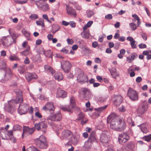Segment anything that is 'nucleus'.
<instances>
[{
    "instance_id": "nucleus-1",
    "label": "nucleus",
    "mask_w": 151,
    "mask_h": 151,
    "mask_svg": "<svg viewBox=\"0 0 151 151\" xmlns=\"http://www.w3.org/2000/svg\"><path fill=\"white\" fill-rule=\"evenodd\" d=\"M115 114H112L107 117V123H110L111 128L117 131L118 118L115 116Z\"/></svg>"
},
{
    "instance_id": "nucleus-2",
    "label": "nucleus",
    "mask_w": 151,
    "mask_h": 151,
    "mask_svg": "<svg viewBox=\"0 0 151 151\" xmlns=\"http://www.w3.org/2000/svg\"><path fill=\"white\" fill-rule=\"evenodd\" d=\"M34 141L37 147L40 148L45 149L47 147L46 139L44 135H41L39 137L35 139Z\"/></svg>"
},
{
    "instance_id": "nucleus-3",
    "label": "nucleus",
    "mask_w": 151,
    "mask_h": 151,
    "mask_svg": "<svg viewBox=\"0 0 151 151\" xmlns=\"http://www.w3.org/2000/svg\"><path fill=\"white\" fill-rule=\"evenodd\" d=\"M79 94L81 99L86 100L90 99L92 96L90 90L87 88H81Z\"/></svg>"
},
{
    "instance_id": "nucleus-4",
    "label": "nucleus",
    "mask_w": 151,
    "mask_h": 151,
    "mask_svg": "<svg viewBox=\"0 0 151 151\" xmlns=\"http://www.w3.org/2000/svg\"><path fill=\"white\" fill-rule=\"evenodd\" d=\"M75 99L73 96H71L70 99V104L69 105L61 106L60 109L64 111L71 112L72 109L75 106Z\"/></svg>"
},
{
    "instance_id": "nucleus-5",
    "label": "nucleus",
    "mask_w": 151,
    "mask_h": 151,
    "mask_svg": "<svg viewBox=\"0 0 151 151\" xmlns=\"http://www.w3.org/2000/svg\"><path fill=\"white\" fill-rule=\"evenodd\" d=\"M1 40V44L4 47L9 46L14 42V40L12 37L9 36L2 37Z\"/></svg>"
},
{
    "instance_id": "nucleus-6",
    "label": "nucleus",
    "mask_w": 151,
    "mask_h": 151,
    "mask_svg": "<svg viewBox=\"0 0 151 151\" xmlns=\"http://www.w3.org/2000/svg\"><path fill=\"white\" fill-rule=\"evenodd\" d=\"M35 127L37 130H42V132L45 133L46 129L47 127L46 123L44 122H40L38 123H35Z\"/></svg>"
},
{
    "instance_id": "nucleus-7",
    "label": "nucleus",
    "mask_w": 151,
    "mask_h": 151,
    "mask_svg": "<svg viewBox=\"0 0 151 151\" xmlns=\"http://www.w3.org/2000/svg\"><path fill=\"white\" fill-rule=\"evenodd\" d=\"M128 95L132 101H137L138 99L137 92L130 88H129L128 90Z\"/></svg>"
},
{
    "instance_id": "nucleus-8",
    "label": "nucleus",
    "mask_w": 151,
    "mask_h": 151,
    "mask_svg": "<svg viewBox=\"0 0 151 151\" xmlns=\"http://www.w3.org/2000/svg\"><path fill=\"white\" fill-rule=\"evenodd\" d=\"M72 136L73 134L70 131L65 130L62 132L60 138L62 139H65L71 141Z\"/></svg>"
},
{
    "instance_id": "nucleus-9",
    "label": "nucleus",
    "mask_w": 151,
    "mask_h": 151,
    "mask_svg": "<svg viewBox=\"0 0 151 151\" xmlns=\"http://www.w3.org/2000/svg\"><path fill=\"white\" fill-rule=\"evenodd\" d=\"M79 73L77 76V80L78 82L84 83L88 81L87 76L84 75V72L80 69L78 70Z\"/></svg>"
},
{
    "instance_id": "nucleus-10",
    "label": "nucleus",
    "mask_w": 151,
    "mask_h": 151,
    "mask_svg": "<svg viewBox=\"0 0 151 151\" xmlns=\"http://www.w3.org/2000/svg\"><path fill=\"white\" fill-rule=\"evenodd\" d=\"M16 102L14 100L8 101L7 104H6L4 108L5 110L9 113H12L13 107L14 106Z\"/></svg>"
},
{
    "instance_id": "nucleus-11",
    "label": "nucleus",
    "mask_w": 151,
    "mask_h": 151,
    "mask_svg": "<svg viewBox=\"0 0 151 151\" xmlns=\"http://www.w3.org/2000/svg\"><path fill=\"white\" fill-rule=\"evenodd\" d=\"M62 116L60 112H58L53 115H50L47 118V119L54 121H59L61 120Z\"/></svg>"
},
{
    "instance_id": "nucleus-12",
    "label": "nucleus",
    "mask_w": 151,
    "mask_h": 151,
    "mask_svg": "<svg viewBox=\"0 0 151 151\" xmlns=\"http://www.w3.org/2000/svg\"><path fill=\"white\" fill-rule=\"evenodd\" d=\"M147 106L146 104L144 103L141 106H138L136 110V113L139 116L144 114L147 111Z\"/></svg>"
},
{
    "instance_id": "nucleus-13",
    "label": "nucleus",
    "mask_w": 151,
    "mask_h": 151,
    "mask_svg": "<svg viewBox=\"0 0 151 151\" xmlns=\"http://www.w3.org/2000/svg\"><path fill=\"white\" fill-rule=\"evenodd\" d=\"M29 108V106L27 104H21L19 105L18 112L21 115L25 114L27 112Z\"/></svg>"
},
{
    "instance_id": "nucleus-14",
    "label": "nucleus",
    "mask_w": 151,
    "mask_h": 151,
    "mask_svg": "<svg viewBox=\"0 0 151 151\" xmlns=\"http://www.w3.org/2000/svg\"><path fill=\"white\" fill-rule=\"evenodd\" d=\"M14 92L16 93L17 95L15 100H14L16 102V103L22 102L23 99L22 97V91L19 89H16L14 90Z\"/></svg>"
},
{
    "instance_id": "nucleus-15",
    "label": "nucleus",
    "mask_w": 151,
    "mask_h": 151,
    "mask_svg": "<svg viewBox=\"0 0 151 151\" xmlns=\"http://www.w3.org/2000/svg\"><path fill=\"white\" fill-rule=\"evenodd\" d=\"M118 124L117 131H122L126 128V124L123 119L118 118Z\"/></svg>"
},
{
    "instance_id": "nucleus-16",
    "label": "nucleus",
    "mask_w": 151,
    "mask_h": 151,
    "mask_svg": "<svg viewBox=\"0 0 151 151\" xmlns=\"http://www.w3.org/2000/svg\"><path fill=\"white\" fill-rule=\"evenodd\" d=\"M129 139V136L125 133H122L119 136L118 140L120 143L122 144L126 142Z\"/></svg>"
},
{
    "instance_id": "nucleus-17",
    "label": "nucleus",
    "mask_w": 151,
    "mask_h": 151,
    "mask_svg": "<svg viewBox=\"0 0 151 151\" xmlns=\"http://www.w3.org/2000/svg\"><path fill=\"white\" fill-rule=\"evenodd\" d=\"M35 130L34 128H29L28 127L24 126L22 136L23 137L24 135L27 136L31 134L34 132Z\"/></svg>"
},
{
    "instance_id": "nucleus-18",
    "label": "nucleus",
    "mask_w": 151,
    "mask_h": 151,
    "mask_svg": "<svg viewBox=\"0 0 151 151\" xmlns=\"http://www.w3.org/2000/svg\"><path fill=\"white\" fill-rule=\"evenodd\" d=\"M66 10L68 14L76 17L77 15V13L75 10L71 6L68 5H66Z\"/></svg>"
},
{
    "instance_id": "nucleus-19",
    "label": "nucleus",
    "mask_w": 151,
    "mask_h": 151,
    "mask_svg": "<svg viewBox=\"0 0 151 151\" xmlns=\"http://www.w3.org/2000/svg\"><path fill=\"white\" fill-rule=\"evenodd\" d=\"M67 94V92L61 88H57L56 93V97L64 98L66 96Z\"/></svg>"
},
{
    "instance_id": "nucleus-20",
    "label": "nucleus",
    "mask_w": 151,
    "mask_h": 151,
    "mask_svg": "<svg viewBox=\"0 0 151 151\" xmlns=\"http://www.w3.org/2000/svg\"><path fill=\"white\" fill-rule=\"evenodd\" d=\"M61 67L65 72H68L70 69L71 65L68 61H63L61 63Z\"/></svg>"
},
{
    "instance_id": "nucleus-21",
    "label": "nucleus",
    "mask_w": 151,
    "mask_h": 151,
    "mask_svg": "<svg viewBox=\"0 0 151 151\" xmlns=\"http://www.w3.org/2000/svg\"><path fill=\"white\" fill-rule=\"evenodd\" d=\"M42 109L45 111L49 110L50 111H52V113L54 112L55 107L52 103L48 102L42 107Z\"/></svg>"
},
{
    "instance_id": "nucleus-22",
    "label": "nucleus",
    "mask_w": 151,
    "mask_h": 151,
    "mask_svg": "<svg viewBox=\"0 0 151 151\" xmlns=\"http://www.w3.org/2000/svg\"><path fill=\"white\" fill-rule=\"evenodd\" d=\"M122 101V98L120 95H116L113 98V103L116 106H119Z\"/></svg>"
},
{
    "instance_id": "nucleus-23",
    "label": "nucleus",
    "mask_w": 151,
    "mask_h": 151,
    "mask_svg": "<svg viewBox=\"0 0 151 151\" xmlns=\"http://www.w3.org/2000/svg\"><path fill=\"white\" fill-rule=\"evenodd\" d=\"M25 77L28 82H29L33 79H36L37 78V75L35 73H27Z\"/></svg>"
},
{
    "instance_id": "nucleus-24",
    "label": "nucleus",
    "mask_w": 151,
    "mask_h": 151,
    "mask_svg": "<svg viewBox=\"0 0 151 151\" xmlns=\"http://www.w3.org/2000/svg\"><path fill=\"white\" fill-rule=\"evenodd\" d=\"M100 140L101 142L104 143V145L106 147L108 142L109 138L106 134L102 133L101 136Z\"/></svg>"
},
{
    "instance_id": "nucleus-25",
    "label": "nucleus",
    "mask_w": 151,
    "mask_h": 151,
    "mask_svg": "<svg viewBox=\"0 0 151 151\" xmlns=\"http://www.w3.org/2000/svg\"><path fill=\"white\" fill-rule=\"evenodd\" d=\"M97 142V141L95 136V133L94 132H92L88 138V143L91 144L93 143H96Z\"/></svg>"
},
{
    "instance_id": "nucleus-26",
    "label": "nucleus",
    "mask_w": 151,
    "mask_h": 151,
    "mask_svg": "<svg viewBox=\"0 0 151 151\" xmlns=\"http://www.w3.org/2000/svg\"><path fill=\"white\" fill-rule=\"evenodd\" d=\"M13 74L11 69L9 68H6L5 70V77L6 79L10 78L12 76Z\"/></svg>"
},
{
    "instance_id": "nucleus-27",
    "label": "nucleus",
    "mask_w": 151,
    "mask_h": 151,
    "mask_svg": "<svg viewBox=\"0 0 151 151\" xmlns=\"http://www.w3.org/2000/svg\"><path fill=\"white\" fill-rule=\"evenodd\" d=\"M109 71L111 73V75L114 78H116L118 76V74L117 72V70L115 68H112L111 69H109Z\"/></svg>"
},
{
    "instance_id": "nucleus-28",
    "label": "nucleus",
    "mask_w": 151,
    "mask_h": 151,
    "mask_svg": "<svg viewBox=\"0 0 151 151\" xmlns=\"http://www.w3.org/2000/svg\"><path fill=\"white\" fill-rule=\"evenodd\" d=\"M26 70V67L23 65H20L18 67V70L21 74L24 73Z\"/></svg>"
},
{
    "instance_id": "nucleus-29",
    "label": "nucleus",
    "mask_w": 151,
    "mask_h": 151,
    "mask_svg": "<svg viewBox=\"0 0 151 151\" xmlns=\"http://www.w3.org/2000/svg\"><path fill=\"white\" fill-rule=\"evenodd\" d=\"M44 67L45 71L50 72L52 74L54 73L55 70H53L51 66L48 65H44Z\"/></svg>"
},
{
    "instance_id": "nucleus-30",
    "label": "nucleus",
    "mask_w": 151,
    "mask_h": 151,
    "mask_svg": "<svg viewBox=\"0 0 151 151\" xmlns=\"http://www.w3.org/2000/svg\"><path fill=\"white\" fill-rule=\"evenodd\" d=\"M30 48L29 46H27V48L24 51L21 52L20 53L22 56H27L30 53V52L29 51Z\"/></svg>"
},
{
    "instance_id": "nucleus-31",
    "label": "nucleus",
    "mask_w": 151,
    "mask_h": 151,
    "mask_svg": "<svg viewBox=\"0 0 151 151\" xmlns=\"http://www.w3.org/2000/svg\"><path fill=\"white\" fill-rule=\"evenodd\" d=\"M54 77L56 80L58 81H60L63 78L62 74L61 73H57L54 76Z\"/></svg>"
},
{
    "instance_id": "nucleus-32",
    "label": "nucleus",
    "mask_w": 151,
    "mask_h": 151,
    "mask_svg": "<svg viewBox=\"0 0 151 151\" xmlns=\"http://www.w3.org/2000/svg\"><path fill=\"white\" fill-rule=\"evenodd\" d=\"M36 23L37 25L41 26L42 27H45L44 21L42 19H39L38 20L36 21Z\"/></svg>"
},
{
    "instance_id": "nucleus-33",
    "label": "nucleus",
    "mask_w": 151,
    "mask_h": 151,
    "mask_svg": "<svg viewBox=\"0 0 151 151\" xmlns=\"http://www.w3.org/2000/svg\"><path fill=\"white\" fill-rule=\"evenodd\" d=\"M107 106V105H106L104 106L98 108H95L94 109L95 111L99 112H101L104 110H105Z\"/></svg>"
},
{
    "instance_id": "nucleus-34",
    "label": "nucleus",
    "mask_w": 151,
    "mask_h": 151,
    "mask_svg": "<svg viewBox=\"0 0 151 151\" xmlns=\"http://www.w3.org/2000/svg\"><path fill=\"white\" fill-rule=\"evenodd\" d=\"M150 53H151V51H145L143 52V54L144 55L147 56V60H149L151 58V55L149 54Z\"/></svg>"
},
{
    "instance_id": "nucleus-35",
    "label": "nucleus",
    "mask_w": 151,
    "mask_h": 151,
    "mask_svg": "<svg viewBox=\"0 0 151 151\" xmlns=\"http://www.w3.org/2000/svg\"><path fill=\"white\" fill-rule=\"evenodd\" d=\"M40 8L44 12H45L49 10V5L47 4H44Z\"/></svg>"
},
{
    "instance_id": "nucleus-36",
    "label": "nucleus",
    "mask_w": 151,
    "mask_h": 151,
    "mask_svg": "<svg viewBox=\"0 0 151 151\" xmlns=\"http://www.w3.org/2000/svg\"><path fill=\"white\" fill-rule=\"evenodd\" d=\"M127 121L128 124L131 125L132 126H133L135 125L134 122L132 121V118L130 117L127 118Z\"/></svg>"
},
{
    "instance_id": "nucleus-37",
    "label": "nucleus",
    "mask_w": 151,
    "mask_h": 151,
    "mask_svg": "<svg viewBox=\"0 0 151 151\" xmlns=\"http://www.w3.org/2000/svg\"><path fill=\"white\" fill-rule=\"evenodd\" d=\"M129 25L130 27L132 30H134L137 28V26L136 24L133 23H130L129 24Z\"/></svg>"
},
{
    "instance_id": "nucleus-38",
    "label": "nucleus",
    "mask_w": 151,
    "mask_h": 151,
    "mask_svg": "<svg viewBox=\"0 0 151 151\" xmlns=\"http://www.w3.org/2000/svg\"><path fill=\"white\" fill-rule=\"evenodd\" d=\"M22 34L26 37H29L30 35V33L29 32L25 30L24 29H23L22 30Z\"/></svg>"
},
{
    "instance_id": "nucleus-39",
    "label": "nucleus",
    "mask_w": 151,
    "mask_h": 151,
    "mask_svg": "<svg viewBox=\"0 0 151 151\" xmlns=\"http://www.w3.org/2000/svg\"><path fill=\"white\" fill-rule=\"evenodd\" d=\"M45 55L47 57L50 58L52 56V52L50 50H48L44 52Z\"/></svg>"
},
{
    "instance_id": "nucleus-40",
    "label": "nucleus",
    "mask_w": 151,
    "mask_h": 151,
    "mask_svg": "<svg viewBox=\"0 0 151 151\" xmlns=\"http://www.w3.org/2000/svg\"><path fill=\"white\" fill-rule=\"evenodd\" d=\"M143 139L147 142H149L151 140V134L145 136L143 137Z\"/></svg>"
},
{
    "instance_id": "nucleus-41",
    "label": "nucleus",
    "mask_w": 151,
    "mask_h": 151,
    "mask_svg": "<svg viewBox=\"0 0 151 151\" xmlns=\"http://www.w3.org/2000/svg\"><path fill=\"white\" fill-rule=\"evenodd\" d=\"M52 30H55L57 31L60 30V27L59 25L56 24L53 26L52 27Z\"/></svg>"
},
{
    "instance_id": "nucleus-42",
    "label": "nucleus",
    "mask_w": 151,
    "mask_h": 151,
    "mask_svg": "<svg viewBox=\"0 0 151 151\" xmlns=\"http://www.w3.org/2000/svg\"><path fill=\"white\" fill-rule=\"evenodd\" d=\"M22 127L19 125H15L13 127V131L19 130L21 129Z\"/></svg>"
},
{
    "instance_id": "nucleus-43",
    "label": "nucleus",
    "mask_w": 151,
    "mask_h": 151,
    "mask_svg": "<svg viewBox=\"0 0 151 151\" xmlns=\"http://www.w3.org/2000/svg\"><path fill=\"white\" fill-rule=\"evenodd\" d=\"M38 17V15L35 14H31L29 17V18L32 19H37Z\"/></svg>"
},
{
    "instance_id": "nucleus-44",
    "label": "nucleus",
    "mask_w": 151,
    "mask_h": 151,
    "mask_svg": "<svg viewBox=\"0 0 151 151\" xmlns=\"http://www.w3.org/2000/svg\"><path fill=\"white\" fill-rule=\"evenodd\" d=\"M141 129L143 133H147L148 132L147 129L144 125H142L141 127Z\"/></svg>"
},
{
    "instance_id": "nucleus-45",
    "label": "nucleus",
    "mask_w": 151,
    "mask_h": 151,
    "mask_svg": "<svg viewBox=\"0 0 151 151\" xmlns=\"http://www.w3.org/2000/svg\"><path fill=\"white\" fill-rule=\"evenodd\" d=\"M42 18L50 23H51V22L49 19L47 15V14H44L42 16Z\"/></svg>"
},
{
    "instance_id": "nucleus-46",
    "label": "nucleus",
    "mask_w": 151,
    "mask_h": 151,
    "mask_svg": "<svg viewBox=\"0 0 151 151\" xmlns=\"http://www.w3.org/2000/svg\"><path fill=\"white\" fill-rule=\"evenodd\" d=\"M16 3H19V4H22L27 3L28 0H24L23 1H17V0H13Z\"/></svg>"
},
{
    "instance_id": "nucleus-47",
    "label": "nucleus",
    "mask_w": 151,
    "mask_h": 151,
    "mask_svg": "<svg viewBox=\"0 0 151 151\" xmlns=\"http://www.w3.org/2000/svg\"><path fill=\"white\" fill-rule=\"evenodd\" d=\"M83 37L86 38H88L89 37V33L88 32L83 31Z\"/></svg>"
},
{
    "instance_id": "nucleus-48",
    "label": "nucleus",
    "mask_w": 151,
    "mask_h": 151,
    "mask_svg": "<svg viewBox=\"0 0 151 151\" xmlns=\"http://www.w3.org/2000/svg\"><path fill=\"white\" fill-rule=\"evenodd\" d=\"M94 14L93 12L89 11L88 12L87 14V16L88 17H91Z\"/></svg>"
},
{
    "instance_id": "nucleus-49",
    "label": "nucleus",
    "mask_w": 151,
    "mask_h": 151,
    "mask_svg": "<svg viewBox=\"0 0 151 151\" xmlns=\"http://www.w3.org/2000/svg\"><path fill=\"white\" fill-rule=\"evenodd\" d=\"M9 58L11 60H17L18 58L15 55H11L9 56Z\"/></svg>"
},
{
    "instance_id": "nucleus-50",
    "label": "nucleus",
    "mask_w": 151,
    "mask_h": 151,
    "mask_svg": "<svg viewBox=\"0 0 151 151\" xmlns=\"http://www.w3.org/2000/svg\"><path fill=\"white\" fill-rule=\"evenodd\" d=\"M112 16L111 14H109L105 16V18L107 19H111L112 18Z\"/></svg>"
},
{
    "instance_id": "nucleus-51",
    "label": "nucleus",
    "mask_w": 151,
    "mask_h": 151,
    "mask_svg": "<svg viewBox=\"0 0 151 151\" xmlns=\"http://www.w3.org/2000/svg\"><path fill=\"white\" fill-rule=\"evenodd\" d=\"M138 46L141 49L145 48L147 47L146 45L145 44L143 43H141L139 44Z\"/></svg>"
},
{
    "instance_id": "nucleus-52",
    "label": "nucleus",
    "mask_w": 151,
    "mask_h": 151,
    "mask_svg": "<svg viewBox=\"0 0 151 151\" xmlns=\"http://www.w3.org/2000/svg\"><path fill=\"white\" fill-rule=\"evenodd\" d=\"M135 41L134 40L130 42L131 45L133 48H135L136 47V45L135 44Z\"/></svg>"
},
{
    "instance_id": "nucleus-53",
    "label": "nucleus",
    "mask_w": 151,
    "mask_h": 151,
    "mask_svg": "<svg viewBox=\"0 0 151 151\" xmlns=\"http://www.w3.org/2000/svg\"><path fill=\"white\" fill-rule=\"evenodd\" d=\"M6 63L4 62H3L2 63L1 65V68L3 70H5L6 68Z\"/></svg>"
},
{
    "instance_id": "nucleus-54",
    "label": "nucleus",
    "mask_w": 151,
    "mask_h": 151,
    "mask_svg": "<svg viewBox=\"0 0 151 151\" xmlns=\"http://www.w3.org/2000/svg\"><path fill=\"white\" fill-rule=\"evenodd\" d=\"M137 55L136 53H133L131 55V58L133 60L135 58H137Z\"/></svg>"
},
{
    "instance_id": "nucleus-55",
    "label": "nucleus",
    "mask_w": 151,
    "mask_h": 151,
    "mask_svg": "<svg viewBox=\"0 0 151 151\" xmlns=\"http://www.w3.org/2000/svg\"><path fill=\"white\" fill-rule=\"evenodd\" d=\"M67 42L68 44L72 45L73 43V41L72 39L68 38L67 40Z\"/></svg>"
},
{
    "instance_id": "nucleus-56",
    "label": "nucleus",
    "mask_w": 151,
    "mask_h": 151,
    "mask_svg": "<svg viewBox=\"0 0 151 151\" xmlns=\"http://www.w3.org/2000/svg\"><path fill=\"white\" fill-rule=\"evenodd\" d=\"M141 36L144 40H146L147 39V37L146 34L144 33H142L141 34Z\"/></svg>"
},
{
    "instance_id": "nucleus-57",
    "label": "nucleus",
    "mask_w": 151,
    "mask_h": 151,
    "mask_svg": "<svg viewBox=\"0 0 151 151\" xmlns=\"http://www.w3.org/2000/svg\"><path fill=\"white\" fill-rule=\"evenodd\" d=\"M35 116L39 118H41L42 115L39 112H37L35 113Z\"/></svg>"
},
{
    "instance_id": "nucleus-58",
    "label": "nucleus",
    "mask_w": 151,
    "mask_h": 151,
    "mask_svg": "<svg viewBox=\"0 0 151 151\" xmlns=\"http://www.w3.org/2000/svg\"><path fill=\"white\" fill-rule=\"evenodd\" d=\"M53 35L51 34H48L47 36V38L49 40H52L53 38Z\"/></svg>"
},
{
    "instance_id": "nucleus-59",
    "label": "nucleus",
    "mask_w": 151,
    "mask_h": 151,
    "mask_svg": "<svg viewBox=\"0 0 151 151\" xmlns=\"http://www.w3.org/2000/svg\"><path fill=\"white\" fill-rule=\"evenodd\" d=\"M125 40V38L124 36H122L118 38V40L119 41L121 42H124Z\"/></svg>"
},
{
    "instance_id": "nucleus-60",
    "label": "nucleus",
    "mask_w": 151,
    "mask_h": 151,
    "mask_svg": "<svg viewBox=\"0 0 151 151\" xmlns=\"http://www.w3.org/2000/svg\"><path fill=\"white\" fill-rule=\"evenodd\" d=\"M75 7L77 10H80L82 9L81 6L78 4L75 5Z\"/></svg>"
},
{
    "instance_id": "nucleus-61",
    "label": "nucleus",
    "mask_w": 151,
    "mask_h": 151,
    "mask_svg": "<svg viewBox=\"0 0 151 151\" xmlns=\"http://www.w3.org/2000/svg\"><path fill=\"white\" fill-rule=\"evenodd\" d=\"M84 114L82 113H80L78 115V117L79 119H82L84 117Z\"/></svg>"
},
{
    "instance_id": "nucleus-62",
    "label": "nucleus",
    "mask_w": 151,
    "mask_h": 151,
    "mask_svg": "<svg viewBox=\"0 0 151 151\" xmlns=\"http://www.w3.org/2000/svg\"><path fill=\"white\" fill-rule=\"evenodd\" d=\"M94 61L96 63H101V62L100 59L99 58H96Z\"/></svg>"
},
{
    "instance_id": "nucleus-63",
    "label": "nucleus",
    "mask_w": 151,
    "mask_h": 151,
    "mask_svg": "<svg viewBox=\"0 0 151 151\" xmlns=\"http://www.w3.org/2000/svg\"><path fill=\"white\" fill-rule=\"evenodd\" d=\"M132 17L134 18L135 20H140V19L138 16L136 14H132Z\"/></svg>"
},
{
    "instance_id": "nucleus-64",
    "label": "nucleus",
    "mask_w": 151,
    "mask_h": 151,
    "mask_svg": "<svg viewBox=\"0 0 151 151\" xmlns=\"http://www.w3.org/2000/svg\"><path fill=\"white\" fill-rule=\"evenodd\" d=\"M61 51L66 54L68 53V50L67 49H66L65 47L63 48L61 50Z\"/></svg>"
}]
</instances>
